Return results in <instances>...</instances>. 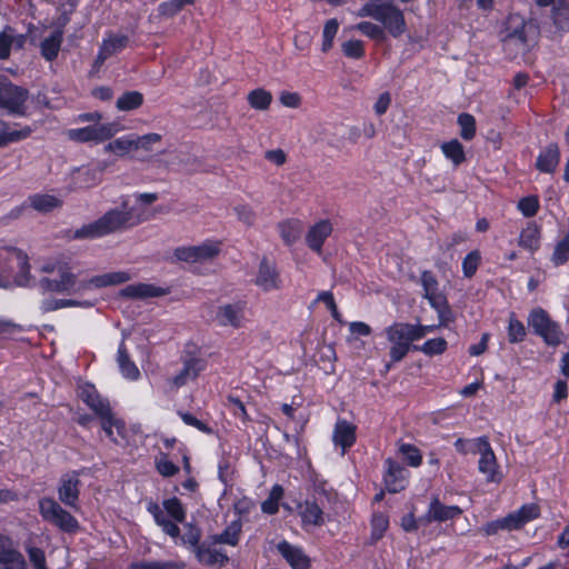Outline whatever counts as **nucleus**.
Wrapping results in <instances>:
<instances>
[{"label": "nucleus", "instance_id": "0e129e2a", "mask_svg": "<svg viewBox=\"0 0 569 569\" xmlns=\"http://www.w3.org/2000/svg\"><path fill=\"white\" fill-rule=\"evenodd\" d=\"M194 0H168L159 6V12L166 17H172L178 13L186 4L193 3Z\"/></svg>", "mask_w": 569, "mask_h": 569}, {"label": "nucleus", "instance_id": "f704fd0d", "mask_svg": "<svg viewBox=\"0 0 569 569\" xmlns=\"http://www.w3.org/2000/svg\"><path fill=\"white\" fill-rule=\"evenodd\" d=\"M0 569H26L22 555L12 548L0 546Z\"/></svg>", "mask_w": 569, "mask_h": 569}, {"label": "nucleus", "instance_id": "393cba45", "mask_svg": "<svg viewBox=\"0 0 569 569\" xmlns=\"http://www.w3.org/2000/svg\"><path fill=\"white\" fill-rule=\"evenodd\" d=\"M193 552L197 560L206 566H224L229 561L228 556L223 551L211 548L206 542H202L199 547H197Z\"/></svg>", "mask_w": 569, "mask_h": 569}, {"label": "nucleus", "instance_id": "bb28decb", "mask_svg": "<svg viewBox=\"0 0 569 569\" xmlns=\"http://www.w3.org/2000/svg\"><path fill=\"white\" fill-rule=\"evenodd\" d=\"M535 333L540 336L549 346H558L563 340V333L557 322H532Z\"/></svg>", "mask_w": 569, "mask_h": 569}, {"label": "nucleus", "instance_id": "aec40b11", "mask_svg": "<svg viewBox=\"0 0 569 569\" xmlns=\"http://www.w3.org/2000/svg\"><path fill=\"white\" fill-rule=\"evenodd\" d=\"M332 232V224L329 220H320L310 227L306 234V242L308 247L320 253L326 239Z\"/></svg>", "mask_w": 569, "mask_h": 569}, {"label": "nucleus", "instance_id": "13d9d810", "mask_svg": "<svg viewBox=\"0 0 569 569\" xmlns=\"http://www.w3.org/2000/svg\"><path fill=\"white\" fill-rule=\"evenodd\" d=\"M156 469L157 471L166 478L173 477L179 472V467L169 460L168 455L161 452L159 457L156 458Z\"/></svg>", "mask_w": 569, "mask_h": 569}, {"label": "nucleus", "instance_id": "b1692460", "mask_svg": "<svg viewBox=\"0 0 569 569\" xmlns=\"http://www.w3.org/2000/svg\"><path fill=\"white\" fill-rule=\"evenodd\" d=\"M254 282L263 291H270L279 287L278 273L274 267L266 259L260 262Z\"/></svg>", "mask_w": 569, "mask_h": 569}, {"label": "nucleus", "instance_id": "8fccbe9b", "mask_svg": "<svg viewBox=\"0 0 569 569\" xmlns=\"http://www.w3.org/2000/svg\"><path fill=\"white\" fill-rule=\"evenodd\" d=\"M73 179L78 187L90 188L99 182V172L93 169L81 168L76 171Z\"/></svg>", "mask_w": 569, "mask_h": 569}, {"label": "nucleus", "instance_id": "6e6552de", "mask_svg": "<svg viewBox=\"0 0 569 569\" xmlns=\"http://www.w3.org/2000/svg\"><path fill=\"white\" fill-rule=\"evenodd\" d=\"M29 91L0 77V108L8 114L26 117L28 114Z\"/></svg>", "mask_w": 569, "mask_h": 569}, {"label": "nucleus", "instance_id": "f8f14e48", "mask_svg": "<svg viewBox=\"0 0 569 569\" xmlns=\"http://www.w3.org/2000/svg\"><path fill=\"white\" fill-rule=\"evenodd\" d=\"M169 289L150 282H134L126 286L119 292L121 298L149 301L154 298L164 297Z\"/></svg>", "mask_w": 569, "mask_h": 569}, {"label": "nucleus", "instance_id": "ddd939ff", "mask_svg": "<svg viewBox=\"0 0 569 569\" xmlns=\"http://www.w3.org/2000/svg\"><path fill=\"white\" fill-rule=\"evenodd\" d=\"M81 471L73 470L61 476L58 486V498L63 505L74 508L79 501Z\"/></svg>", "mask_w": 569, "mask_h": 569}, {"label": "nucleus", "instance_id": "052dcab7", "mask_svg": "<svg viewBox=\"0 0 569 569\" xmlns=\"http://www.w3.org/2000/svg\"><path fill=\"white\" fill-rule=\"evenodd\" d=\"M569 258V236L559 241L553 250L551 261L555 266L565 263Z\"/></svg>", "mask_w": 569, "mask_h": 569}, {"label": "nucleus", "instance_id": "bf43d9fd", "mask_svg": "<svg viewBox=\"0 0 569 569\" xmlns=\"http://www.w3.org/2000/svg\"><path fill=\"white\" fill-rule=\"evenodd\" d=\"M480 260H481V256L478 250H473V251L469 252L462 261L463 276L467 278H471L476 273V271L479 267Z\"/></svg>", "mask_w": 569, "mask_h": 569}, {"label": "nucleus", "instance_id": "49530a36", "mask_svg": "<svg viewBox=\"0 0 569 569\" xmlns=\"http://www.w3.org/2000/svg\"><path fill=\"white\" fill-rule=\"evenodd\" d=\"M283 497V488L280 485H274L268 498L261 503V510L267 515H274L279 510V501Z\"/></svg>", "mask_w": 569, "mask_h": 569}, {"label": "nucleus", "instance_id": "a19ab883", "mask_svg": "<svg viewBox=\"0 0 569 569\" xmlns=\"http://www.w3.org/2000/svg\"><path fill=\"white\" fill-rule=\"evenodd\" d=\"M61 42H62V32L54 31L52 34H50L48 38H46L41 42L42 56L49 61L57 58L60 47H61Z\"/></svg>", "mask_w": 569, "mask_h": 569}, {"label": "nucleus", "instance_id": "a18cd8bd", "mask_svg": "<svg viewBox=\"0 0 569 569\" xmlns=\"http://www.w3.org/2000/svg\"><path fill=\"white\" fill-rule=\"evenodd\" d=\"M351 30H357L363 36L368 37L369 39L376 40V41H383L385 40V32L380 24L371 22V21H361L352 27H350Z\"/></svg>", "mask_w": 569, "mask_h": 569}, {"label": "nucleus", "instance_id": "4be33fe9", "mask_svg": "<svg viewBox=\"0 0 569 569\" xmlns=\"http://www.w3.org/2000/svg\"><path fill=\"white\" fill-rule=\"evenodd\" d=\"M332 439L336 446L341 447L343 455L356 442V427L347 420L339 419Z\"/></svg>", "mask_w": 569, "mask_h": 569}, {"label": "nucleus", "instance_id": "79ce46f5", "mask_svg": "<svg viewBox=\"0 0 569 569\" xmlns=\"http://www.w3.org/2000/svg\"><path fill=\"white\" fill-rule=\"evenodd\" d=\"M552 20L557 28L569 30V1L558 0L552 9Z\"/></svg>", "mask_w": 569, "mask_h": 569}, {"label": "nucleus", "instance_id": "6ab92c4d", "mask_svg": "<svg viewBox=\"0 0 569 569\" xmlns=\"http://www.w3.org/2000/svg\"><path fill=\"white\" fill-rule=\"evenodd\" d=\"M277 549L292 569H308L310 566L309 557L299 547H296L283 540L278 543Z\"/></svg>", "mask_w": 569, "mask_h": 569}, {"label": "nucleus", "instance_id": "a878e982", "mask_svg": "<svg viewBox=\"0 0 569 569\" xmlns=\"http://www.w3.org/2000/svg\"><path fill=\"white\" fill-rule=\"evenodd\" d=\"M128 37L123 34L110 36L104 39L97 56V63H103L109 57L126 48Z\"/></svg>", "mask_w": 569, "mask_h": 569}, {"label": "nucleus", "instance_id": "de8ad7c7", "mask_svg": "<svg viewBox=\"0 0 569 569\" xmlns=\"http://www.w3.org/2000/svg\"><path fill=\"white\" fill-rule=\"evenodd\" d=\"M271 101V93L261 88L254 89L248 94V102L256 110H267Z\"/></svg>", "mask_w": 569, "mask_h": 569}, {"label": "nucleus", "instance_id": "3c124183", "mask_svg": "<svg viewBox=\"0 0 569 569\" xmlns=\"http://www.w3.org/2000/svg\"><path fill=\"white\" fill-rule=\"evenodd\" d=\"M447 349V341L443 338L429 339L421 346H413V350L423 352L427 356L441 355Z\"/></svg>", "mask_w": 569, "mask_h": 569}, {"label": "nucleus", "instance_id": "9b49d317", "mask_svg": "<svg viewBox=\"0 0 569 569\" xmlns=\"http://www.w3.org/2000/svg\"><path fill=\"white\" fill-rule=\"evenodd\" d=\"M131 279L132 273L126 270L97 274L87 280H80L78 286V293L86 292L92 289H101L111 286L122 284L130 281Z\"/></svg>", "mask_w": 569, "mask_h": 569}, {"label": "nucleus", "instance_id": "ea45409f", "mask_svg": "<svg viewBox=\"0 0 569 569\" xmlns=\"http://www.w3.org/2000/svg\"><path fill=\"white\" fill-rule=\"evenodd\" d=\"M440 148L443 156L455 166L461 164L466 159L463 147L457 139L443 142Z\"/></svg>", "mask_w": 569, "mask_h": 569}, {"label": "nucleus", "instance_id": "a211bd4d", "mask_svg": "<svg viewBox=\"0 0 569 569\" xmlns=\"http://www.w3.org/2000/svg\"><path fill=\"white\" fill-rule=\"evenodd\" d=\"M480 459L478 461V470L486 476L487 482H500L501 473L498 471V462L496 455L491 448L490 442L479 452Z\"/></svg>", "mask_w": 569, "mask_h": 569}, {"label": "nucleus", "instance_id": "c756f323", "mask_svg": "<svg viewBox=\"0 0 569 569\" xmlns=\"http://www.w3.org/2000/svg\"><path fill=\"white\" fill-rule=\"evenodd\" d=\"M520 521L512 517V515H508L503 518L492 520L488 523H486L482 527V532L486 536H493L497 535L499 531H512L519 529Z\"/></svg>", "mask_w": 569, "mask_h": 569}, {"label": "nucleus", "instance_id": "680f3d73", "mask_svg": "<svg viewBox=\"0 0 569 569\" xmlns=\"http://www.w3.org/2000/svg\"><path fill=\"white\" fill-rule=\"evenodd\" d=\"M186 532L182 537H180L181 539V542L183 545H188L190 546L193 551L197 549V547H199L201 543H200V539H201V530L192 525V523H188L186 526Z\"/></svg>", "mask_w": 569, "mask_h": 569}, {"label": "nucleus", "instance_id": "864d4df0", "mask_svg": "<svg viewBox=\"0 0 569 569\" xmlns=\"http://www.w3.org/2000/svg\"><path fill=\"white\" fill-rule=\"evenodd\" d=\"M460 127V137L463 140H471L476 134V119L470 113H461L457 120Z\"/></svg>", "mask_w": 569, "mask_h": 569}, {"label": "nucleus", "instance_id": "72a5a7b5", "mask_svg": "<svg viewBox=\"0 0 569 569\" xmlns=\"http://www.w3.org/2000/svg\"><path fill=\"white\" fill-rule=\"evenodd\" d=\"M103 150L119 158L126 157L133 151L132 134H126L109 141Z\"/></svg>", "mask_w": 569, "mask_h": 569}, {"label": "nucleus", "instance_id": "37998d69", "mask_svg": "<svg viewBox=\"0 0 569 569\" xmlns=\"http://www.w3.org/2000/svg\"><path fill=\"white\" fill-rule=\"evenodd\" d=\"M60 204L61 201L51 194H36L30 198V206L39 212H49Z\"/></svg>", "mask_w": 569, "mask_h": 569}, {"label": "nucleus", "instance_id": "c9c22d12", "mask_svg": "<svg viewBox=\"0 0 569 569\" xmlns=\"http://www.w3.org/2000/svg\"><path fill=\"white\" fill-rule=\"evenodd\" d=\"M519 246L530 252H535L539 249L540 230L536 224L530 223L521 231Z\"/></svg>", "mask_w": 569, "mask_h": 569}, {"label": "nucleus", "instance_id": "e433bc0d", "mask_svg": "<svg viewBox=\"0 0 569 569\" xmlns=\"http://www.w3.org/2000/svg\"><path fill=\"white\" fill-rule=\"evenodd\" d=\"M101 423L102 430L106 432L107 437L114 443H119L118 438L114 436L113 428L117 431V435L121 438H124L126 426L124 422L118 418H116L114 413L108 415L106 418L99 419Z\"/></svg>", "mask_w": 569, "mask_h": 569}, {"label": "nucleus", "instance_id": "7ed1b4c3", "mask_svg": "<svg viewBox=\"0 0 569 569\" xmlns=\"http://www.w3.org/2000/svg\"><path fill=\"white\" fill-rule=\"evenodd\" d=\"M39 271L44 274L39 280V288L42 292L78 293L80 280L66 262L48 260L40 264Z\"/></svg>", "mask_w": 569, "mask_h": 569}, {"label": "nucleus", "instance_id": "2eb2a0df", "mask_svg": "<svg viewBox=\"0 0 569 569\" xmlns=\"http://www.w3.org/2000/svg\"><path fill=\"white\" fill-rule=\"evenodd\" d=\"M462 513V509L459 506H447L442 503L438 497H433L429 503V507L423 516L420 517V521L427 522H445L453 520Z\"/></svg>", "mask_w": 569, "mask_h": 569}, {"label": "nucleus", "instance_id": "412c9836", "mask_svg": "<svg viewBox=\"0 0 569 569\" xmlns=\"http://www.w3.org/2000/svg\"><path fill=\"white\" fill-rule=\"evenodd\" d=\"M27 37L18 33L13 28L6 27L0 32V59H8L11 49H21L26 43Z\"/></svg>", "mask_w": 569, "mask_h": 569}, {"label": "nucleus", "instance_id": "7c9ffc66", "mask_svg": "<svg viewBox=\"0 0 569 569\" xmlns=\"http://www.w3.org/2000/svg\"><path fill=\"white\" fill-rule=\"evenodd\" d=\"M299 508L303 525L321 526L323 523V511L315 501H306Z\"/></svg>", "mask_w": 569, "mask_h": 569}, {"label": "nucleus", "instance_id": "09e8293b", "mask_svg": "<svg viewBox=\"0 0 569 569\" xmlns=\"http://www.w3.org/2000/svg\"><path fill=\"white\" fill-rule=\"evenodd\" d=\"M527 30L528 26L523 21H519L516 24V28L512 32H510L505 41L507 46H516L518 49L523 50L527 46Z\"/></svg>", "mask_w": 569, "mask_h": 569}, {"label": "nucleus", "instance_id": "f257e3e1", "mask_svg": "<svg viewBox=\"0 0 569 569\" xmlns=\"http://www.w3.org/2000/svg\"><path fill=\"white\" fill-rule=\"evenodd\" d=\"M158 200L152 192L122 197L119 206L106 211L99 219L83 224L74 231L77 239H98L123 231L151 219L149 204Z\"/></svg>", "mask_w": 569, "mask_h": 569}, {"label": "nucleus", "instance_id": "69168bd1", "mask_svg": "<svg viewBox=\"0 0 569 569\" xmlns=\"http://www.w3.org/2000/svg\"><path fill=\"white\" fill-rule=\"evenodd\" d=\"M341 49L346 57L352 59H360L365 54L363 42L361 40H348L342 43Z\"/></svg>", "mask_w": 569, "mask_h": 569}, {"label": "nucleus", "instance_id": "5701e85b", "mask_svg": "<svg viewBox=\"0 0 569 569\" xmlns=\"http://www.w3.org/2000/svg\"><path fill=\"white\" fill-rule=\"evenodd\" d=\"M559 161V148L557 144L551 143L540 151L536 160V167L541 172L552 173L557 169Z\"/></svg>", "mask_w": 569, "mask_h": 569}, {"label": "nucleus", "instance_id": "603ef678", "mask_svg": "<svg viewBox=\"0 0 569 569\" xmlns=\"http://www.w3.org/2000/svg\"><path fill=\"white\" fill-rule=\"evenodd\" d=\"M161 141L159 133H147L143 136L132 134L133 151H151L152 147Z\"/></svg>", "mask_w": 569, "mask_h": 569}, {"label": "nucleus", "instance_id": "2f4dec72", "mask_svg": "<svg viewBox=\"0 0 569 569\" xmlns=\"http://www.w3.org/2000/svg\"><path fill=\"white\" fill-rule=\"evenodd\" d=\"M118 365L122 376L130 380H137L140 371L136 363L130 360L127 348L123 342L118 348Z\"/></svg>", "mask_w": 569, "mask_h": 569}, {"label": "nucleus", "instance_id": "4c0bfd02", "mask_svg": "<svg viewBox=\"0 0 569 569\" xmlns=\"http://www.w3.org/2000/svg\"><path fill=\"white\" fill-rule=\"evenodd\" d=\"M487 437H478L473 439L459 438L455 441L456 450L461 455H477L488 442Z\"/></svg>", "mask_w": 569, "mask_h": 569}, {"label": "nucleus", "instance_id": "f03ea898", "mask_svg": "<svg viewBox=\"0 0 569 569\" xmlns=\"http://www.w3.org/2000/svg\"><path fill=\"white\" fill-rule=\"evenodd\" d=\"M31 280L28 256L22 250L0 241V287L29 286Z\"/></svg>", "mask_w": 569, "mask_h": 569}, {"label": "nucleus", "instance_id": "e2e57ef3", "mask_svg": "<svg viewBox=\"0 0 569 569\" xmlns=\"http://www.w3.org/2000/svg\"><path fill=\"white\" fill-rule=\"evenodd\" d=\"M400 452L402 453L409 466L417 468L421 465L422 457L417 447L410 443H403L400 446Z\"/></svg>", "mask_w": 569, "mask_h": 569}, {"label": "nucleus", "instance_id": "dca6fc26", "mask_svg": "<svg viewBox=\"0 0 569 569\" xmlns=\"http://www.w3.org/2000/svg\"><path fill=\"white\" fill-rule=\"evenodd\" d=\"M387 471L383 477L386 488L391 493L402 491L408 485V471L392 459L386 460Z\"/></svg>", "mask_w": 569, "mask_h": 569}, {"label": "nucleus", "instance_id": "473e14b6", "mask_svg": "<svg viewBox=\"0 0 569 569\" xmlns=\"http://www.w3.org/2000/svg\"><path fill=\"white\" fill-rule=\"evenodd\" d=\"M281 239L287 244L295 243L302 232V222L298 219H288L278 224Z\"/></svg>", "mask_w": 569, "mask_h": 569}, {"label": "nucleus", "instance_id": "774afa93", "mask_svg": "<svg viewBox=\"0 0 569 569\" xmlns=\"http://www.w3.org/2000/svg\"><path fill=\"white\" fill-rule=\"evenodd\" d=\"M227 407L232 412V415L242 421H248L249 417L244 407V403L232 395L227 397Z\"/></svg>", "mask_w": 569, "mask_h": 569}, {"label": "nucleus", "instance_id": "58836bf2", "mask_svg": "<svg viewBox=\"0 0 569 569\" xmlns=\"http://www.w3.org/2000/svg\"><path fill=\"white\" fill-rule=\"evenodd\" d=\"M30 133L31 129L29 127L16 130L11 129L7 123L0 121V147H3L10 142L26 139L30 136Z\"/></svg>", "mask_w": 569, "mask_h": 569}, {"label": "nucleus", "instance_id": "1a4fd4ad", "mask_svg": "<svg viewBox=\"0 0 569 569\" xmlns=\"http://www.w3.org/2000/svg\"><path fill=\"white\" fill-rule=\"evenodd\" d=\"M121 127L117 122H104L82 128H73L66 131L69 140L76 142L101 143L114 137Z\"/></svg>", "mask_w": 569, "mask_h": 569}, {"label": "nucleus", "instance_id": "423d86ee", "mask_svg": "<svg viewBox=\"0 0 569 569\" xmlns=\"http://www.w3.org/2000/svg\"><path fill=\"white\" fill-rule=\"evenodd\" d=\"M181 369L170 379V383L179 389L194 381L207 369L208 360L201 347L193 342L186 343L181 356Z\"/></svg>", "mask_w": 569, "mask_h": 569}, {"label": "nucleus", "instance_id": "338daca9", "mask_svg": "<svg viewBox=\"0 0 569 569\" xmlns=\"http://www.w3.org/2000/svg\"><path fill=\"white\" fill-rule=\"evenodd\" d=\"M316 303L318 306H322L328 312H329V316L336 320L339 319L340 315L338 312V308L336 306V302L333 300V297L331 293L325 291V292H321L317 300H316Z\"/></svg>", "mask_w": 569, "mask_h": 569}, {"label": "nucleus", "instance_id": "c85d7f7f", "mask_svg": "<svg viewBox=\"0 0 569 569\" xmlns=\"http://www.w3.org/2000/svg\"><path fill=\"white\" fill-rule=\"evenodd\" d=\"M241 530V521L234 520L231 521L221 533L213 535L210 539L212 543H222L234 547L239 543Z\"/></svg>", "mask_w": 569, "mask_h": 569}, {"label": "nucleus", "instance_id": "9d476101", "mask_svg": "<svg viewBox=\"0 0 569 569\" xmlns=\"http://www.w3.org/2000/svg\"><path fill=\"white\" fill-rule=\"evenodd\" d=\"M220 242L207 240L199 246L179 247L173 256L177 260L188 263H202L212 260L220 252Z\"/></svg>", "mask_w": 569, "mask_h": 569}, {"label": "nucleus", "instance_id": "f3484780", "mask_svg": "<svg viewBox=\"0 0 569 569\" xmlns=\"http://www.w3.org/2000/svg\"><path fill=\"white\" fill-rule=\"evenodd\" d=\"M421 286L425 291V297L430 302L431 307L438 312L442 313L447 309V299L438 289V281L430 271H423L421 273Z\"/></svg>", "mask_w": 569, "mask_h": 569}, {"label": "nucleus", "instance_id": "20e7f679", "mask_svg": "<svg viewBox=\"0 0 569 569\" xmlns=\"http://www.w3.org/2000/svg\"><path fill=\"white\" fill-rule=\"evenodd\" d=\"M435 326H421L420 322H393L387 329L390 342L389 357L391 363L400 362L413 349V342L422 339Z\"/></svg>", "mask_w": 569, "mask_h": 569}, {"label": "nucleus", "instance_id": "0eeeda50", "mask_svg": "<svg viewBox=\"0 0 569 569\" xmlns=\"http://www.w3.org/2000/svg\"><path fill=\"white\" fill-rule=\"evenodd\" d=\"M39 513L51 526L66 533H76L80 526L76 517L62 508L53 498L43 497L39 500Z\"/></svg>", "mask_w": 569, "mask_h": 569}, {"label": "nucleus", "instance_id": "6e6d98bb", "mask_svg": "<svg viewBox=\"0 0 569 569\" xmlns=\"http://www.w3.org/2000/svg\"><path fill=\"white\" fill-rule=\"evenodd\" d=\"M338 29H339V22L337 19H329L326 22V24L323 27V31H322V44H321V50L323 52H328L332 48L333 40L338 32Z\"/></svg>", "mask_w": 569, "mask_h": 569}, {"label": "nucleus", "instance_id": "4d7b16f0", "mask_svg": "<svg viewBox=\"0 0 569 569\" xmlns=\"http://www.w3.org/2000/svg\"><path fill=\"white\" fill-rule=\"evenodd\" d=\"M130 566L136 569H181L183 567V565L172 560H142L132 562Z\"/></svg>", "mask_w": 569, "mask_h": 569}, {"label": "nucleus", "instance_id": "cd10ccee", "mask_svg": "<svg viewBox=\"0 0 569 569\" xmlns=\"http://www.w3.org/2000/svg\"><path fill=\"white\" fill-rule=\"evenodd\" d=\"M94 303L90 300H77V299H46L40 303V310L42 312L54 311L64 308H92Z\"/></svg>", "mask_w": 569, "mask_h": 569}, {"label": "nucleus", "instance_id": "39448f33", "mask_svg": "<svg viewBox=\"0 0 569 569\" xmlns=\"http://www.w3.org/2000/svg\"><path fill=\"white\" fill-rule=\"evenodd\" d=\"M357 18L371 17L380 22L385 36L401 37L407 30V23L402 10L391 3L368 2L353 12Z\"/></svg>", "mask_w": 569, "mask_h": 569}, {"label": "nucleus", "instance_id": "5fc2aeb1", "mask_svg": "<svg viewBox=\"0 0 569 569\" xmlns=\"http://www.w3.org/2000/svg\"><path fill=\"white\" fill-rule=\"evenodd\" d=\"M163 508L167 511V513L176 521V522H183L186 520V510L181 503V501L172 497L170 499H166L163 501Z\"/></svg>", "mask_w": 569, "mask_h": 569}, {"label": "nucleus", "instance_id": "4468645a", "mask_svg": "<svg viewBox=\"0 0 569 569\" xmlns=\"http://www.w3.org/2000/svg\"><path fill=\"white\" fill-rule=\"evenodd\" d=\"M79 397L98 419L106 418L113 412L109 400L102 397L91 383L80 387Z\"/></svg>", "mask_w": 569, "mask_h": 569}, {"label": "nucleus", "instance_id": "c03bdc74", "mask_svg": "<svg viewBox=\"0 0 569 569\" xmlns=\"http://www.w3.org/2000/svg\"><path fill=\"white\" fill-rule=\"evenodd\" d=\"M143 102V96L138 91L124 92L118 98L116 107L119 111H131L139 108Z\"/></svg>", "mask_w": 569, "mask_h": 569}]
</instances>
